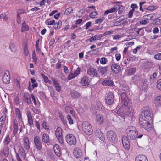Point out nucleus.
Segmentation results:
<instances>
[{"label": "nucleus", "mask_w": 161, "mask_h": 161, "mask_svg": "<svg viewBox=\"0 0 161 161\" xmlns=\"http://www.w3.org/2000/svg\"><path fill=\"white\" fill-rule=\"evenodd\" d=\"M15 114L16 117L18 118L17 120H22V116L21 114L20 110L18 108L15 109Z\"/></svg>", "instance_id": "obj_31"}, {"label": "nucleus", "mask_w": 161, "mask_h": 161, "mask_svg": "<svg viewBox=\"0 0 161 161\" xmlns=\"http://www.w3.org/2000/svg\"><path fill=\"white\" fill-rule=\"evenodd\" d=\"M16 146H14V151L16 154L17 160V161H22L20 158L18 153L16 151V149H15Z\"/></svg>", "instance_id": "obj_44"}, {"label": "nucleus", "mask_w": 161, "mask_h": 161, "mask_svg": "<svg viewBox=\"0 0 161 161\" xmlns=\"http://www.w3.org/2000/svg\"><path fill=\"white\" fill-rule=\"evenodd\" d=\"M90 80L89 78L87 76L82 77L80 81V83L83 86H88L89 85Z\"/></svg>", "instance_id": "obj_19"}, {"label": "nucleus", "mask_w": 161, "mask_h": 161, "mask_svg": "<svg viewBox=\"0 0 161 161\" xmlns=\"http://www.w3.org/2000/svg\"><path fill=\"white\" fill-rule=\"evenodd\" d=\"M126 71L127 73V75L130 76L134 74L136 72V68H132L127 70Z\"/></svg>", "instance_id": "obj_35"}, {"label": "nucleus", "mask_w": 161, "mask_h": 161, "mask_svg": "<svg viewBox=\"0 0 161 161\" xmlns=\"http://www.w3.org/2000/svg\"><path fill=\"white\" fill-rule=\"evenodd\" d=\"M41 75L43 78L44 82L46 83H47V81L49 80L48 78L43 73L41 74Z\"/></svg>", "instance_id": "obj_50"}, {"label": "nucleus", "mask_w": 161, "mask_h": 161, "mask_svg": "<svg viewBox=\"0 0 161 161\" xmlns=\"http://www.w3.org/2000/svg\"><path fill=\"white\" fill-rule=\"evenodd\" d=\"M10 78L9 75V73L8 71L7 73H5L3 78V82L6 84H8L9 83Z\"/></svg>", "instance_id": "obj_20"}, {"label": "nucleus", "mask_w": 161, "mask_h": 161, "mask_svg": "<svg viewBox=\"0 0 161 161\" xmlns=\"http://www.w3.org/2000/svg\"><path fill=\"white\" fill-rule=\"evenodd\" d=\"M123 107H121L119 109L117 112V114L118 115L121 116L123 117L125 115V113L123 111L122 109L124 108Z\"/></svg>", "instance_id": "obj_39"}, {"label": "nucleus", "mask_w": 161, "mask_h": 161, "mask_svg": "<svg viewBox=\"0 0 161 161\" xmlns=\"http://www.w3.org/2000/svg\"><path fill=\"white\" fill-rule=\"evenodd\" d=\"M87 72L88 75L92 77H97V75L98 74L96 69L92 67L88 69Z\"/></svg>", "instance_id": "obj_15"}, {"label": "nucleus", "mask_w": 161, "mask_h": 161, "mask_svg": "<svg viewBox=\"0 0 161 161\" xmlns=\"http://www.w3.org/2000/svg\"><path fill=\"white\" fill-rule=\"evenodd\" d=\"M90 42H92L93 41H96L94 36L91 37L88 40Z\"/></svg>", "instance_id": "obj_61"}, {"label": "nucleus", "mask_w": 161, "mask_h": 161, "mask_svg": "<svg viewBox=\"0 0 161 161\" xmlns=\"http://www.w3.org/2000/svg\"><path fill=\"white\" fill-rule=\"evenodd\" d=\"M23 144L26 150L30 149L29 140L27 137H25L23 140Z\"/></svg>", "instance_id": "obj_16"}, {"label": "nucleus", "mask_w": 161, "mask_h": 161, "mask_svg": "<svg viewBox=\"0 0 161 161\" xmlns=\"http://www.w3.org/2000/svg\"><path fill=\"white\" fill-rule=\"evenodd\" d=\"M10 140L11 139L9 135H7L4 141V144L5 145H8L9 143Z\"/></svg>", "instance_id": "obj_41"}, {"label": "nucleus", "mask_w": 161, "mask_h": 161, "mask_svg": "<svg viewBox=\"0 0 161 161\" xmlns=\"http://www.w3.org/2000/svg\"><path fill=\"white\" fill-rule=\"evenodd\" d=\"M80 69L78 67L76 70H75L74 71H72L70 72L69 75L68 76L67 79L68 80L75 78L80 73Z\"/></svg>", "instance_id": "obj_12"}, {"label": "nucleus", "mask_w": 161, "mask_h": 161, "mask_svg": "<svg viewBox=\"0 0 161 161\" xmlns=\"http://www.w3.org/2000/svg\"><path fill=\"white\" fill-rule=\"evenodd\" d=\"M108 69V67L107 66L104 67H100L98 69L99 71L102 75L104 74Z\"/></svg>", "instance_id": "obj_34"}, {"label": "nucleus", "mask_w": 161, "mask_h": 161, "mask_svg": "<svg viewBox=\"0 0 161 161\" xmlns=\"http://www.w3.org/2000/svg\"><path fill=\"white\" fill-rule=\"evenodd\" d=\"M140 23L142 25H145L147 23V21L145 20H142L140 21Z\"/></svg>", "instance_id": "obj_63"}, {"label": "nucleus", "mask_w": 161, "mask_h": 161, "mask_svg": "<svg viewBox=\"0 0 161 161\" xmlns=\"http://www.w3.org/2000/svg\"><path fill=\"white\" fill-rule=\"evenodd\" d=\"M122 144L124 148L128 149L130 147V142L129 138L126 136H123L122 139Z\"/></svg>", "instance_id": "obj_11"}, {"label": "nucleus", "mask_w": 161, "mask_h": 161, "mask_svg": "<svg viewBox=\"0 0 161 161\" xmlns=\"http://www.w3.org/2000/svg\"><path fill=\"white\" fill-rule=\"evenodd\" d=\"M66 141L69 145H74L76 143V140L75 137L72 134H68L66 136Z\"/></svg>", "instance_id": "obj_8"}, {"label": "nucleus", "mask_w": 161, "mask_h": 161, "mask_svg": "<svg viewBox=\"0 0 161 161\" xmlns=\"http://www.w3.org/2000/svg\"><path fill=\"white\" fill-rule=\"evenodd\" d=\"M34 142L35 146L38 151H41L42 149V142L39 136L37 135L34 136Z\"/></svg>", "instance_id": "obj_7"}, {"label": "nucleus", "mask_w": 161, "mask_h": 161, "mask_svg": "<svg viewBox=\"0 0 161 161\" xmlns=\"http://www.w3.org/2000/svg\"><path fill=\"white\" fill-rule=\"evenodd\" d=\"M53 149L57 156L58 157H60L61 156V149L59 146L56 144L54 146Z\"/></svg>", "instance_id": "obj_25"}, {"label": "nucleus", "mask_w": 161, "mask_h": 161, "mask_svg": "<svg viewBox=\"0 0 161 161\" xmlns=\"http://www.w3.org/2000/svg\"><path fill=\"white\" fill-rule=\"evenodd\" d=\"M126 132L128 136L132 140L136 139L137 136V130L135 127L130 126L126 130Z\"/></svg>", "instance_id": "obj_2"}, {"label": "nucleus", "mask_w": 161, "mask_h": 161, "mask_svg": "<svg viewBox=\"0 0 161 161\" xmlns=\"http://www.w3.org/2000/svg\"><path fill=\"white\" fill-rule=\"evenodd\" d=\"M96 131V136L98 137L99 138H100V136L101 137L103 135L100 130L98 129Z\"/></svg>", "instance_id": "obj_48"}, {"label": "nucleus", "mask_w": 161, "mask_h": 161, "mask_svg": "<svg viewBox=\"0 0 161 161\" xmlns=\"http://www.w3.org/2000/svg\"><path fill=\"white\" fill-rule=\"evenodd\" d=\"M29 29L28 26L26 25V23L24 21L22 24V27L21 28V31L22 32H24L25 31H28Z\"/></svg>", "instance_id": "obj_38"}, {"label": "nucleus", "mask_w": 161, "mask_h": 161, "mask_svg": "<svg viewBox=\"0 0 161 161\" xmlns=\"http://www.w3.org/2000/svg\"><path fill=\"white\" fill-rule=\"evenodd\" d=\"M82 129L83 131L86 134L90 135L92 133V129L90 123L85 121L82 124Z\"/></svg>", "instance_id": "obj_4"}, {"label": "nucleus", "mask_w": 161, "mask_h": 161, "mask_svg": "<svg viewBox=\"0 0 161 161\" xmlns=\"http://www.w3.org/2000/svg\"><path fill=\"white\" fill-rule=\"evenodd\" d=\"M54 27L55 29H60L62 25V22L61 21H59L58 22L55 23L54 25Z\"/></svg>", "instance_id": "obj_40"}, {"label": "nucleus", "mask_w": 161, "mask_h": 161, "mask_svg": "<svg viewBox=\"0 0 161 161\" xmlns=\"http://www.w3.org/2000/svg\"><path fill=\"white\" fill-rule=\"evenodd\" d=\"M73 10V8H72L69 7L65 10V12L67 14H69L72 12Z\"/></svg>", "instance_id": "obj_51"}, {"label": "nucleus", "mask_w": 161, "mask_h": 161, "mask_svg": "<svg viewBox=\"0 0 161 161\" xmlns=\"http://www.w3.org/2000/svg\"><path fill=\"white\" fill-rule=\"evenodd\" d=\"M106 58L104 57H103L101 58L100 60V63L102 64H105L106 63Z\"/></svg>", "instance_id": "obj_57"}, {"label": "nucleus", "mask_w": 161, "mask_h": 161, "mask_svg": "<svg viewBox=\"0 0 161 161\" xmlns=\"http://www.w3.org/2000/svg\"><path fill=\"white\" fill-rule=\"evenodd\" d=\"M102 84L103 85L107 86H113L114 85L113 82L109 78L105 79L103 81Z\"/></svg>", "instance_id": "obj_23"}, {"label": "nucleus", "mask_w": 161, "mask_h": 161, "mask_svg": "<svg viewBox=\"0 0 161 161\" xmlns=\"http://www.w3.org/2000/svg\"><path fill=\"white\" fill-rule=\"evenodd\" d=\"M120 96L122 101H123L124 103H128V98L125 92L122 93Z\"/></svg>", "instance_id": "obj_32"}, {"label": "nucleus", "mask_w": 161, "mask_h": 161, "mask_svg": "<svg viewBox=\"0 0 161 161\" xmlns=\"http://www.w3.org/2000/svg\"><path fill=\"white\" fill-rule=\"evenodd\" d=\"M65 110L67 114L70 113L71 114H73L74 112L72 108L70 106H66L65 108Z\"/></svg>", "instance_id": "obj_37"}, {"label": "nucleus", "mask_w": 161, "mask_h": 161, "mask_svg": "<svg viewBox=\"0 0 161 161\" xmlns=\"http://www.w3.org/2000/svg\"><path fill=\"white\" fill-rule=\"evenodd\" d=\"M6 115L4 114L0 118V127L1 128L3 127V125L5 123L6 120Z\"/></svg>", "instance_id": "obj_33"}, {"label": "nucleus", "mask_w": 161, "mask_h": 161, "mask_svg": "<svg viewBox=\"0 0 161 161\" xmlns=\"http://www.w3.org/2000/svg\"><path fill=\"white\" fill-rule=\"evenodd\" d=\"M103 121V118L100 115H97L96 122L99 124H101Z\"/></svg>", "instance_id": "obj_36"}, {"label": "nucleus", "mask_w": 161, "mask_h": 161, "mask_svg": "<svg viewBox=\"0 0 161 161\" xmlns=\"http://www.w3.org/2000/svg\"><path fill=\"white\" fill-rule=\"evenodd\" d=\"M73 153L76 158V161H83V153L81 150L75 148L73 150Z\"/></svg>", "instance_id": "obj_5"}, {"label": "nucleus", "mask_w": 161, "mask_h": 161, "mask_svg": "<svg viewBox=\"0 0 161 161\" xmlns=\"http://www.w3.org/2000/svg\"><path fill=\"white\" fill-rule=\"evenodd\" d=\"M138 86L142 90H145L148 87V85L147 80L145 79H142L138 84Z\"/></svg>", "instance_id": "obj_14"}, {"label": "nucleus", "mask_w": 161, "mask_h": 161, "mask_svg": "<svg viewBox=\"0 0 161 161\" xmlns=\"http://www.w3.org/2000/svg\"><path fill=\"white\" fill-rule=\"evenodd\" d=\"M135 161H148L147 157L143 155H140L136 156Z\"/></svg>", "instance_id": "obj_29"}, {"label": "nucleus", "mask_w": 161, "mask_h": 161, "mask_svg": "<svg viewBox=\"0 0 161 161\" xmlns=\"http://www.w3.org/2000/svg\"><path fill=\"white\" fill-rule=\"evenodd\" d=\"M55 135L59 143L62 144L64 143L63 138L62 130L60 127H58L55 130Z\"/></svg>", "instance_id": "obj_9"}, {"label": "nucleus", "mask_w": 161, "mask_h": 161, "mask_svg": "<svg viewBox=\"0 0 161 161\" xmlns=\"http://www.w3.org/2000/svg\"><path fill=\"white\" fill-rule=\"evenodd\" d=\"M31 97L32 100L34 101V104L36 105V100L34 95L33 94H31Z\"/></svg>", "instance_id": "obj_60"}, {"label": "nucleus", "mask_w": 161, "mask_h": 161, "mask_svg": "<svg viewBox=\"0 0 161 161\" xmlns=\"http://www.w3.org/2000/svg\"><path fill=\"white\" fill-rule=\"evenodd\" d=\"M91 26V22H88L86 24V29H87Z\"/></svg>", "instance_id": "obj_62"}, {"label": "nucleus", "mask_w": 161, "mask_h": 161, "mask_svg": "<svg viewBox=\"0 0 161 161\" xmlns=\"http://www.w3.org/2000/svg\"><path fill=\"white\" fill-rule=\"evenodd\" d=\"M46 23L48 25H54L55 24V21L54 20L52 21H49L47 20L45 21Z\"/></svg>", "instance_id": "obj_49"}, {"label": "nucleus", "mask_w": 161, "mask_h": 161, "mask_svg": "<svg viewBox=\"0 0 161 161\" xmlns=\"http://www.w3.org/2000/svg\"><path fill=\"white\" fill-rule=\"evenodd\" d=\"M24 53L25 55L26 56H28L29 53L28 50V49L27 47V46H25V47L24 49Z\"/></svg>", "instance_id": "obj_56"}, {"label": "nucleus", "mask_w": 161, "mask_h": 161, "mask_svg": "<svg viewBox=\"0 0 161 161\" xmlns=\"http://www.w3.org/2000/svg\"><path fill=\"white\" fill-rule=\"evenodd\" d=\"M61 62L60 60H59L58 62L56 64V68L57 69H59L61 68Z\"/></svg>", "instance_id": "obj_53"}, {"label": "nucleus", "mask_w": 161, "mask_h": 161, "mask_svg": "<svg viewBox=\"0 0 161 161\" xmlns=\"http://www.w3.org/2000/svg\"><path fill=\"white\" fill-rule=\"evenodd\" d=\"M154 103L156 107H159L161 106V96H157L154 100Z\"/></svg>", "instance_id": "obj_30"}, {"label": "nucleus", "mask_w": 161, "mask_h": 161, "mask_svg": "<svg viewBox=\"0 0 161 161\" xmlns=\"http://www.w3.org/2000/svg\"><path fill=\"white\" fill-rule=\"evenodd\" d=\"M107 139L110 142L114 143L117 140V137L116 133L113 130L108 131L106 134Z\"/></svg>", "instance_id": "obj_6"}, {"label": "nucleus", "mask_w": 161, "mask_h": 161, "mask_svg": "<svg viewBox=\"0 0 161 161\" xmlns=\"http://www.w3.org/2000/svg\"><path fill=\"white\" fill-rule=\"evenodd\" d=\"M63 70L65 73L66 74H68L69 73V69L67 67L64 66L63 67Z\"/></svg>", "instance_id": "obj_54"}, {"label": "nucleus", "mask_w": 161, "mask_h": 161, "mask_svg": "<svg viewBox=\"0 0 161 161\" xmlns=\"http://www.w3.org/2000/svg\"><path fill=\"white\" fill-rule=\"evenodd\" d=\"M98 15V13L96 11H93L89 14V16L92 18H96Z\"/></svg>", "instance_id": "obj_43"}, {"label": "nucleus", "mask_w": 161, "mask_h": 161, "mask_svg": "<svg viewBox=\"0 0 161 161\" xmlns=\"http://www.w3.org/2000/svg\"><path fill=\"white\" fill-rule=\"evenodd\" d=\"M115 58L117 61H119L121 58V55L120 54H116L115 55Z\"/></svg>", "instance_id": "obj_58"}, {"label": "nucleus", "mask_w": 161, "mask_h": 161, "mask_svg": "<svg viewBox=\"0 0 161 161\" xmlns=\"http://www.w3.org/2000/svg\"><path fill=\"white\" fill-rule=\"evenodd\" d=\"M159 30L157 27L154 28L153 29V32L154 33H157L158 32Z\"/></svg>", "instance_id": "obj_59"}, {"label": "nucleus", "mask_w": 161, "mask_h": 161, "mask_svg": "<svg viewBox=\"0 0 161 161\" xmlns=\"http://www.w3.org/2000/svg\"><path fill=\"white\" fill-rule=\"evenodd\" d=\"M25 11L23 9L18 10L17 12V16H20V14L25 13Z\"/></svg>", "instance_id": "obj_55"}, {"label": "nucleus", "mask_w": 161, "mask_h": 161, "mask_svg": "<svg viewBox=\"0 0 161 161\" xmlns=\"http://www.w3.org/2000/svg\"><path fill=\"white\" fill-rule=\"evenodd\" d=\"M111 69L113 73L117 74L120 70L121 68L119 65L113 64L111 65Z\"/></svg>", "instance_id": "obj_17"}, {"label": "nucleus", "mask_w": 161, "mask_h": 161, "mask_svg": "<svg viewBox=\"0 0 161 161\" xmlns=\"http://www.w3.org/2000/svg\"><path fill=\"white\" fill-rule=\"evenodd\" d=\"M157 87L158 89L161 90V79H159L157 81Z\"/></svg>", "instance_id": "obj_46"}, {"label": "nucleus", "mask_w": 161, "mask_h": 161, "mask_svg": "<svg viewBox=\"0 0 161 161\" xmlns=\"http://www.w3.org/2000/svg\"><path fill=\"white\" fill-rule=\"evenodd\" d=\"M131 7L132 8V10H134L135 8H137L138 7L136 4H132L131 5Z\"/></svg>", "instance_id": "obj_64"}, {"label": "nucleus", "mask_w": 161, "mask_h": 161, "mask_svg": "<svg viewBox=\"0 0 161 161\" xmlns=\"http://www.w3.org/2000/svg\"><path fill=\"white\" fill-rule=\"evenodd\" d=\"M80 94L77 91H72L71 92V96L72 99H77L80 96Z\"/></svg>", "instance_id": "obj_27"}, {"label": "nucleus", "mask_w": 161, "mask_h": 161, "mask_svg": "<svg viewBox=\"0 0 161 161\" xmlns=\"http://www.w3.org/2000/svg\"><path fill=\"white\" fill-rule=\"evenodd\" d=\"M24 101L28 104H30L31 103V95L29 93H25L23 96Z\"/></svg>", "instance_id": "obj_21"}, {"label": "nucleus", "mask_w": 161, "mask_h": 161, "mask_svg": "<svg viewBox=\"0 0 161 161\" xmlns=\"http://www.w3.org/2000/svg\"><path fill=\"white\" fill-rule=\"evenodd\" d=\"M42 140L45 143H49L50 139L49 135L46 133L43 134L42 136Z\"/></svg>", "instance_id": "obj_28"}, {"label": "nucleus", "mask_w": 161, "mask_h": 161, "mask_svg": "<svg viewBox=\"0 0 161 161\" xmlns=\"http://www.w3.org/2000/svg\"><path fill=\"white\" fill-rule=\"evenodd\" d=\"M15 146H16L15 148L16 149L17 147L19 148L18 153L17 152L18 154L19 153L24 158H25L26 156V154L25 152L23 147L22 146H20L19 145L17 146V145H15Z\"/></svg>", "instance_id": "obj_22"}, {"label": "nucleus", "mask_w": 161, "mask_h": 161, "mask_svg": "<svg viewBox=\"0 0 161 161\" xmlns=\"http://www.w3.org/2000/svg\"><path fill=\"white\" fill-rule=\"evenodd\" d=\"M104 17H102L99 19L95 20V24H98L101 23L104 19Z\"/></svg>", "instance_id": "obj_45"}, {"label": "nucleus", "mask_w": 161, "mask_h": 161, "mask_svg": "<svg viewBox=\"0 0 161 161\" xmlns=\"http://www.w3.org/2000/svg\"><path fill=\"white\" fill-rule=\"evenodd\" d=\"M13 123L14 134H17L19 130V132H21L22 130L23 121H19L16 119H14Z\"/></svg>", "instance_id": "obj_3"}, {"label": "nucleus", "mask_w": 161, "mask_h": 161, "mask_svg": "<svg viewBox=\"0 0 161 161\" xmlns=\"http://www.w3.org/2000/svg\"><path fill=\"white\" fill-rule=\"evenodd\" d=\"M106 103L109 105L113 103L114 100V96L112 92H108L105 98Z\"/></svg>", "instance_id": "obj_13"}, {"label": "nucleus", "mask_w": 161, "mask_h": 161, "mask_svg": "<svg viewBox=\"0 0 161 161\" xmlns=\"http://www.w3.org/2000/svg\"><path fill=\"white\" fill-rule=\"evenodd\" d=\"M52 80L53 83L54 87L56 89L57 91L60 92L61 90V86H60L59 83H58L56 80L54 78H52Z\"/></svg>", "instance_id": "obj_24"}, {"label": "nucleus", "mask_w": 161, "mask_h": 161, "mask_svg": "<svg viewBox=\"0 0 161 161\" xmlns=\"http://www.w3.org/2000/svg\"><path fill=\"white\" fill-rule=\"evenodd\" d=\"M67 118L70 124L71 125L73 124V119L70 115H68L67 116Z\"/></svg>", "instance_id": "obj_47"}, {"label": "nucleus", "mask_w": 161, "mask_h": 161, "mask_svg": "<svg viewBox=\"0 0 161 161\" xmlns=\"http://www.w3.org/2000/svg\"><path fill=\"white\" fill-rule=\"evenodd\" d=\"M27 116L28 118V123L30 125L33 124V116L31 112L28 111L27 112Z\"/></svg>", "instance_id": "obj_26"}, {"label": "nucleus", "mask_w": 161, "mask_h": 161, "mask_svg": "<svg viewBox=\"0 0 161 161\" xmlns=\"http://www.w3.org/2000/svg\"><path fill=\"white\" fill-rule=\"evenodd\" d=\"M121 107H123V108H124L122 110L125 113V115L129 116L132 112V108L130 105L128 104V103H124V104L121 106Z\"/></svg>", "instance_id": "obj_10"}, {"label": "nucleus", "mask_w": 161, "mask_h": 161, "mask_svg": "<svg viewBox=\"0 0 161 161\" xmlns=\"http://www.w3.org/2000/svg\"><path fill=\"white\" fill-rule=\"evenodd\" d=\"M42 126L43 128L47 130H48L49 129V126L47 123L44 121H43L42 122Z\"/></svg>", "instance_id": "obj_42"}, {"label": "nucleus", "mask_w": 161, "mask_h": 161, "mask_svg": "<svg viewBox=\"0 0 161 161\" xmlns=\"http://www.w3.org/2000/svg\"><path fill=\"white\" fill-rule=\"evenodd\" d=\"M153 120V114L150 110H145L141 113L139 118V123L141 127L149 130L151 126L150 122Z\"/></svg>", "instance_id": "obj_1"}, {"label": "nucleus", "mask_w": 161, "mask_h": 161, "mask_svg": "<svg viewBox=\"0 0 161 161\" xmlns=\"http://www.w3.org/2000/svg\"><path fill=\"white\" fill-rule=\"evenodd\" d=\"M154 58L157 60H161V53L157 54L155 55Z\"/></svg>", "instance_id": "obj_52"}, {"label": "nucleus", "mask_w": 161, "mask_h": 161, "mask_svg": "<svg viewBox=\"0 0 161 161\" xmlns=\"http://www.w3.org/2000/svg\"><path fill=\"white\" fill-rule=\"evenodd\" d=\"M142 79V78L140 76L138 75H134L131 78V82L135 84L138 85V84Z\"/></svg>", "instance_id": "obj_18"}]
</instances>
